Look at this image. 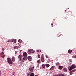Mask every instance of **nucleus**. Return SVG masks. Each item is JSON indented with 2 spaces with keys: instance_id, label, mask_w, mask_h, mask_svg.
Instances as JSON below:
<instances>
[{
  "instance_id": "obj_1",
  "label": "nucleus",
  "mask_w": 76,
  "mask_h": 76,
  "mask_svg": "<svg viewBox=\"0 0 76 76\" xmlns=\"http://www.w3.org/2000/svg\"><path fill=\"white\" fill-rule=\"evenodd\" d=\"M23 55L24 57L23 59L22 60V62L23 63L25 61V60H26V58H27V53L26 52H24L23 54Z\"/></svg>"
},
{
  "instance_id": "obj_2",
  "label": "nucleus",
  "mask_w": 76,
  "mask_h": 76,
  "mask_svg": "<svg viewBox=\"0 0 76 76\" xmlns=\"http://www.w3.org/2000/svg\"><path fill=\"white\" fill-rule=\"evenodd\" d=\"M75 67H76V66H75V65L74 64H73V65H71L70 68L69 69V71H71V70H72V69H75Z\"/></svg>"
},
{
  "instance_id": "obj_3",
  "label": "nucleus",
  "mask_w": 76,
  "mask_h": 76,
  "mask_svg": "<svg viewBox=\"0 0 76 76\" xmlns=\"http://www.w3.org/2000/svg\"><path fill=\"white\" fill-rule=\"evenodd\" d=\"M28 53H29L30 54H31L32 53V54H34V53H35V50H33V49H31L28 50Z\"/></svg>"
},
{
  "instance_id": "obj_4",
  "label": "nucleus",
  "mask_w": 76,
  "mask_h": 76,
  "mask_svg": "<svg viewBox=\"0 0 76 76\" xmlns=\"http://www.w3.org/2000/svg\"><path fill=\"white\" fill-rule=\"evenodd\" d=\"M7 61L8 63L10 64H13V62H12L11 59L10 58H7Z\"/></svg>"
},
{
  "instance_id": "obj_5",
  "label": "nucleus",
  "mask_w": 76,
  "mask_h": 76,
  "mask_svg": "<svg viewBox=\"0 0 76 76\" xmlns=\"http://www.w3.org/2000/svg\"><path fill=\"white\" fill-rule=\"evenodd\" d=\"M22 57L23 56L21 54H20L19 56H18V58H20V61H22V60H23V59H22Z\"/></svg>"
},
{
  "instance_id": "obj_6",
  "label": "nucleus",
  "mask_w": 76,
  "mask_h": 76,
  "mask_svg": "<svg viewBox=\"0 0 76 76\" xmlns=\"http://www.w3.org/2000/svg\"><path fill=\"white\" fill-rule=\"evenodd\" d=\"M41 61L44 62V56L43 55H42L41 57Z\"/></svg>"
},
{
  "instance_id": "obj_7",
  "label": "nucleus",
  "mask_w": 76,
  "mask_h": 76,
  "mask_svg": "<svg viewBox=\"0 0 76 76\" xmlns=\"http://www.w3.org/2000/svg\"><path fill=\"white\" fill-rule=\"evenodd\" d=\"M32 58V57H31V56H28L27 57V59L28 60H29V61H31Z\"/></svg>"
},
{
  "instance_id": "obj_8",
  "label": "nucleus",
  "mask_w": 76,
  "mask_h": 76,
  "mask_svg": "<svg viewBox=\"0 0 76 76\" xmlns=\"http://www.w3.org/2000/svg\"><path fill=\"white\" fill-rule=\"evenodd\" d=\"M1 53V57H2L3 58H4V57H5L4 53L3 52H2Z\"/></svg>"
},
{
  "instance_id": "obj_9",
  "label": "nucleus",
  "mask_w": 76,
  "mask_h": 76,
  "mask_svg": "<svg viewBox=\"0 0 76 76\" xmlns=\"http://www.w3.org/2000/svg\"><path fill=\"white\" fill-rule=\"evenodd\" d=\"M31 68H29V70L30 71H31V72H32L33 70H34V69L32 68V67L30 66Z\"/></svg>"
},
{
  "instance_id": "obj_10",
  "label": "nucleus",
  "mask_w": 76,
  "mask_h": 76,
  "mask_svg": "<svg viewBox=\"0 0 76 76\" xmlns=\"http://www.w3.org/2000/svg\"><path fill=\"white\" fill-rule=\"evenodd\" d=\"M12 41L14 42L16 44V39H15L14 40V39H12Z\"/></svg>"
},
{
  "instance_id": "obj_11",
  "label": "nucleus",
  "mask_w": 76,
  "mask_h": 76,
  "mask_svg": "<svg viewBox=\"0 0 76 76\" xmlns=\"http://www.w3.org/2000/svg\"><path fill=\"white\" fill-rule=\"evenodd\" d=\"M56 64L57 66H59L60 65V63H59V62H57Z\"/></svg>"
},
{
  "instance_id": "obj_12",
  "label": "nucleus",
  "mask_w": 76,
  "mask_h": 76,
  "mask_svg": "<svg viewBox=\"0 0 76 76\" xmlns=\"http://www.w3.org/2000/svg\"><path fill=\"white\" fill-rule=\"evenodd\" d=\"M12 61L14 62L15 61V57L13 56L12 58Z\"/></svg>"
},
{
  "instance_id": "obj_13",
  "label": "nucleus",
  "mask_w": 76,
  "mask_h": 76,
  "mask_svg": "<svg viewBox=\"0 0 76 76\" xmlns=\"http://www.w3.org/2000/svg\"><path fill=\"white\" fill-rule=\"evenodd\" d=\"M63 66H59L58 67V68L59 69H60V70H61V69H62L63 68Z\"/></svg>"
},
{
  "instance_id": "obj_14",
  "label": "nucleus",
  "mask_w": 76,
  "mask_h": 76,
  "mask_svg": "<svg viewBox=\"0 0 76 76\" xmlns=\"http://www.w3.org/2000/svg\"><path fill=\"white\" fill-rule=\"evenodd\" d=\"M54 66H53L50 68V70H54Z\"/></svg>"
},
{
  "instance_id": "obj_15",
  "label": "nucleus",
  "mask_w": 76,
  "mask_h": 76,
  "mask_svg": "<svg viewBox=\"0 0 76 76\" xmlns=\"http://www.w3.org/2000/svg\"><path fill=\"white\" fill-rule=\"evenodd\" d=\"M35 74H34V73H31V74H30V76H34Z\"/></svg>"
},
{
  "instance_id": "obj_16",
  "label": "nucleus",
  "mask_w": 76,
  "mask_h": 76,
  "mask_svg": "<svg viewBox=\"0 0 76 76\" xmlns=\"http://www.w3.org/2000/svg\"><path fill=\"white\" fill-rule=\"evenodd\" d=\"M64 71L65 72H67V69L66 68H64Z\"/></svg>"
},
{
  "instance_id": "obj_17",
  "label": "nucleus",
  "mask_w": 76,
  "mask_h": 76,
  "mask_svg": "<svg viewBox=\"0 0 76 76\" xmlns=\"http://www.w3.org/2000/svg\"><path fill=\"white\" fill-rule=\"evenodd\" d=\"M72 51L71 50H69L68 51V52L69 54H71L72 53Z\"/></svg>"
},
{
  "instance_id": "obj_18",
  "label": "nucleus",
  "mask_w": 76,
  "mask_h": 76,
  "mask_svg": "<svg viewBox=\"0 0 76 76\" xmlns=\"http://www.w3.org/2000/svg\"><path fill=\"white\" fill-rule=\"evenodd\" d=\"M18 42H19L20 43H21L22 42V40L20 39L18 40Z\"/></svg>"
},
{
  "instance_id": "obj_19",
  "label": "nucleus",
  "mask_w": 76,
  "mask_h": 76,
  "mask_svg": "<svg viewBox=\"0 0 76 76\" xmlns=\"http://www.w3.org/2000/svg\"><path fill=\"white\" fill-rule=\"evenodd\" d=\"M45 66H46V67H48L50 66V65L49 64H47L45 65Z\"/></svg>"
},
{
  "instance_id": "obj_20",
  "label": "nucleus",
  "mask_w": 76,
  "mask_h": 76,
  "mask_svg": "<svg viewBox=\"0 0 76 76\" xmlns=\"http://www.w3.org/2000/svg\"><path fill=\"white\" fill-rule=\"evenodd\" d=\"M30 75H31V74L30 73H27V76H30Z\"/></svg>"
},
{
  "instance_id": "obj_21",
  "label": "nucleus",
  "mask_w": 76,
  "mask_h": 76,
  "mask_svg": "<svg viewBox=\"0 0 76 76\" xmlns=\"http://www.w3.org/2000/svg\"><path fill=\"white\" fill-rule=\"evenodd\" d=\"M72 72H73L72 71H71L69 72V73H70L71 75H72V74H73V73H72Z\"/></svg>"
},
{
  "instance_id": "obj_22",
  "label": "nucleus",
  "mask_w": 76,
  "mask_h": 76,
  "mask_svg": "<svg viewBox=\"0 0 76 76\" xmlns=\"http://www.w3.org/2000/svg\"><path fill=\"white\" fill-rule=\"evenodd\" d=\"M40 60L39 59V60L37 61V63H40Z\"/></svg>"
},
{
  "instance_id": "obj_23",
  "label": "nucleus",
  "mask_w": 76,
  "mask_h": 76,
  "mask_svg": "<svg viewBox=\"0 0 76 76\" xmlns=\"http://www.w3.org/2000/svg\"><path fill=\"white\" fill-rule=\"evenodd\" d=\"M38 57L39 58H40V55H38Z\"/></svg>"
},
{
  "instance_id": "obj_24",
  "label": "nucleus",
  "mask_w": 76,
  "mask_h": 76,
  "mask_svg": "<svg viewBox=\"0 0 76 76\" xmlns=\"http://www.w3.org/2000/svg\"><path fill=\"white\" fill-rule=\"evenodd\" d=\"M14 49H17V46H15L14 47Z\"/></svg>"
},
{
  "instance_id": "obj_25",
  "label": "nucleus",
  "mask_w": 76,
  "mask_h": 76,
  "mask_svg": "<svg viewBox=\"0 0 76 76\" xmlns=\"http://www.w3.org/2000/svg\"><path fill=\"white\" fill-rule=\"evenodd\" d=\"M42 66L43 68H44V67H45V65H42Z\"/></svg>"
},
{
  "instance_id": "obj_26",
  "label": "nucleus",
  "mask_w": 76,
  "mask_h": 76,
  "mask_svg": "<svg viewBox=\"0 0 76 76\" xmlns=\"http://www.w3.org/2000/svg\"><path fill=\"white\" fill-rule=\"evenodd\" d=\"M69 61L71 62V63L72 62V59H69Z\"/></svg>"
},
{
  "instance_id": "obj_27",
  "label": "nucleus",
  "mask_w": 76,
  "mask_h": 76,
  "mask_svg": "<svg viewBox=\"0 0 76 76\" xmlns=\"http://www.w3.org/2000/svg\"><path fill=\"white\" fill-rule=\"evenodd\" d=\"M2 50L3 51H4V50H5V49H4V48H2Z\"/></svg>"
},
{
  "instance_id": "obj_28",
  "label": "nucleus",
  "mask_w": 76,
  "mask_h": 76,
  "mask_svg": "<svg viewBox=\"0 0 76 76\" xmlns=\"http://www.w3.org/2000/svg\"><path fill=\"white\" fill-rule=\"evenodd\" d=\"M41 52V50H38V53H40Z\"/></svg>"
},
{
  "instance_id": "obj_29",
  "label": "nucleus",
  "mask_w": 76,
  "mask_h": 76,
  "mask_svg": "<svg viewBox=\"0 0 76 76\" xmlns=\"http://www.w3.org/2000/svg\"><path fill=\"white\" fill-rule=\"evenodd\" d=\"M13 75L14 76H15V73L13 72Z\"/></svg>"
},
{
  "instance_id": "obj_30",
  "label": "nucleus",
  "mask_w": 76,
  "mask_h": 76,
  "mask_svg": "<svg viewBox=\"0 0 76 76\" xmlns=\"http://www.w3.org/2000/svg\"><path fill=\"white\" fill-rule=\"evenodd\" d=\"M46 57L47 58H49L48 57V56H46Z\"/></svg>"
},
{
  "instance_id": "obj_31",
  "label": "nucleus",
  "mask_w": 76,
  "mask_h": 76,
  "mask_svg": "<svg viewBox=\"0 0 76 76\" xmlns=\"http://www.w3.org/2000/svg\"><path fill=\"white\" fill-rule=\"evenodd\" d=\"M75 70H73L72 71V72H75Z\"/></svg>"
},
{
  "instance_id": "obj_32",
  "label": "nucleus",
  "mask_w": 76,
  "mask_h": 76,
  "mask_svg": "<svg viewBox=\"0 0 76 76\" xmlns=\"http://www.w3.org/2000/svg\"><path fill=\"white\" fill-rule=\"evenodd\" d=\"M1 71L0 70V75H1Z\"/></svg>"
},
{
  "instance_id": "obj_33",
  "label": "nucleus",
  "mask_w": 76,
  "mask_h": 76,
  "mask_svg": "<svg viewBox=\"0 0 76 76\" xmlns=\"http://www.w3.org/2000/svg\"><path fill=\"white\" fill-rule=\"evenodd\" d=\"M10 40H8L7 42H10Z\"/></svg>"
},
{
  "instance_id": "obj_34",
  "label": "nucleus",
  "mask_w": 76,
  "mask_h": 76,
  "mask_svg": "<svg viewBox=\"0 0 76 76\" xmlns=\"http://www.w3.org/2000/svg\"><path fill=\"white\" fill-rule=\"evenodd\" d=\"M74 58H76V55L75 56H74Z\"/></svg>"
},
{
  "instance_id": "obj_35",
  "label": "nucleus",
  "mask_w": 76,
  "mask_h": 76,
  "mask_svg": "<svg viewBox=\"0 0 76 76\" xmlns=\"http://www.w3.org/2000/svg\"><path fill=\"white\" fill-rule=\"evenodd\" d=\"M16 53H17V52L16 51L15 52V54L16 55Z\"/></svg>"
},
{
  "instance_id": "obj_36",
  "label": "nucleus",
  "mask_w": 76,
  "mask_h": 76,
  "mask_svg": "<svg viewBox=\"0 0 76 76\" xmlns=\"http://www.w3.org/2000/svg\"><path fill=\"white\" fill-rule=\"evenodd\" d=\"M53 24L52 23L51 24V25L52 26V27H53Z\"/></svg>"
},
{
  "instance_id": "obj_37",
  "label": "nucleus",
  "mask_w": 76,
  "mask_h": 76,
  "mask_svg": "<svg viewBox=\"0 0 76 76\" xmlns=\"http://www.w3.org/2000/svg\"><path fill=\"white\" fill-rule=\"evenodd\" d=\"M59 56H59V57H61V55H59Z\"/></svg>"
},
{
  "instance_id": "obj_38",
  "label": "nucleus",
  "mask_w": 76,
  "mask_h": 76,
  "mask_svg": "<svg viewBox=\"0 0 76 76\" xmlns=\"http://www.w3.org/2000/svg\"><path fill=\"white\" fill-rule=\"evenodd\" d=\"M37 52H38V50H37Z\"/></svg>"
},
{
  "instance_id": "obj_39",
  "label": "nucleus",
  "mask_w": 76,
  "mask_h": 76,
  "mask_svg": "<svg viewBox=\"0 0 76 76\" xmlns=\"http://www.w3.org/2000/svg\"><path fill=\"white\" fill-rule=\"evenodd\" d=\"M22 51V50L20 51V52H21Z\"/></svg>"
},
{
  "instance_id": "obj_40",
  "label": "nucleus",
  "mask_w": 76,
  "mask_h": 76,
  "mask_svg": "<svg viewBox=\"0 0 76 76\" xmlns=\"http://www.w3.org/2000/svg\"><path fill=\"white\" fill-rule=\"evenodd\" d=\"M34 67H32V68H34Z\"/></svg>"
},
{
  "instance_id": "obj_41",
  "label": "nucleus",
  "mask_w": 76,
  "mask_h": 76,
  "mask_svg": "<svg viewBox=\"0 0 76 76\" xmlns=\"http://www.w3.org/2000/svg\"><path fill=\"white\" fill-rule=\"evenodd\" d=\"M72 58H73V56H72Z\"/></svg>"
},
{
  "instance_id": "obj_42",
  "label": "nucleus",
  "mask_w": 76,
  "mask_h": 76,
  "mask_svg": "<svg viewBox=\"0 0 76 76\" xmlns=\"http://www.w3.org/2000/svg\"><path fill=\"white\" fill-rule=\"evenodd\" d=\"M65 12H66V10H65Z\"/></svg>"
},
{
  "instance_id": "obj_43",
  "label": "nucleus",
  "mask_w": 76,
  "mask_h": 76,
  "mask_svg": "<svg viewBox=\"0 0 76 76\" xmlns=\"http://www.w3.org/2000/svg\"><path fill=\"white\" fill-rule=\"evenodd\" d=\"M1 54H0V56Z\"/></svg>"
}]
</instances>
